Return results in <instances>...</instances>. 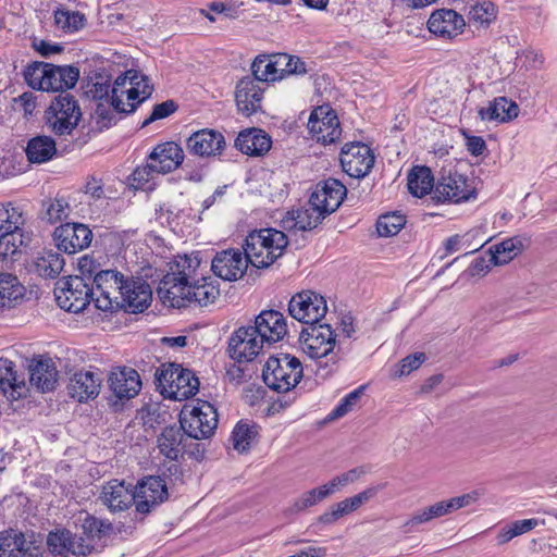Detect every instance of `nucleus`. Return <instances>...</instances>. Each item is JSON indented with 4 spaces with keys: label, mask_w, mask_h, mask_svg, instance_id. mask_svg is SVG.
<instances>
[{
    "label": "nucleus",
    "mask_w": 557,
    "mask_h": 557,
    "mask_svg": "<svg viewBox=\"0 0 557 557\" xmlns=\"http://www.w3.org/2000/svg\"><path fill=\"white\" fill-rule=\"evenodd\" d=\"M153 174H158V169L152 166V161L148 160V163L144 166H138L133 172V180L138 184V186H143L153 178Z\"/></svg>",
    "instance_id": "338daca9"
},
{
    "label": "nucleus",
    "mask_w": 557,
    "mask_h": 557,
    "mask_svg": "<svg viewBox=\"0 0 557 557\" xmlns=\"http://www.w3.org/2000/svg\"><path fill=\"white\" fill-rule=\"evenodd\" d=\"M189 438L181 425L166 426L158 436L160 454L170 461H177L185 453L195 455V451L187 449V441Z\"/></svg>",
    "instance_id": "b1692460"
},
{
    "label": "nucleus",
    "mask_w": 557,
    "mask_h": 557,
    "mask_svg": "<svg viewBox=\"0 0 557 557\" xmlns=\"http://www.w3.org/2000/svg\"><path fill=\"white\" fill-rule=\"evenodd\" d=\"M220 296V284L211 276L198 277L190 280L188 298L190 304H196L200 307H206L213 304Z\"/></svg>",
    "instance_id": "72a5a7b5"
},
{
    "label": "nucleus",
    "mask_w": 557,
    "mask_h": 557,
    "mask_svg": "<svg viewBox=\"0 0 557 557\" xmlns=\"http://www.w3.org/2000/svg\"><path fill=\"white\" fill-rule=\"evenodd\" d=\"M274 59L282 79L288 75H304L307 73L305 62L298 57L287 53H275Z\"/></svg>",
    "instance_id": "09e8293b"
},
{
    "label": "nucleus",
    "mask_w": 557,
    "mask_h": 557,
    "mask_svg": "<svg viewBox=\"0 0 557 557\" xmlns=\"http://www.w3.org/2000/svg\"><path fill=\"white\" fill-rule=\"evenodd\" d=\"M109 387L116 400L124 401L134 398L141 389L138 372L132 368H119L109 375Z\"/></svg>",
    "instance_id": "412c9836"
},
{
    "label": "nucleus",
    "mask_w": 557,
    "mask_h": 557,
    "mask_svg": "<svg viewBox=\"0 0 557 557\" xmlns=\"http://www.w3.org/2000/svg\"><path fill=\"white\" fill-rule=\"evenodd\" d=\"M198 267L199 260L187 256L171 267V272L161 278L157 287V295L164 306L180 309L190 305L189 283L197 275Z\"/></svg>",
    "instance_id": "f03ea898"
},
{
    "label": "nucleus",
    "mask_w": 557,
    "mask_h": 557,
    "mask_svg": "<svg viewBox=\"0 0 557 557\" xmlns=\"http://www.w3.org/2000/svg\"><path fill=\"white\" fill-rule=\"evenodd\" d=\"M289 314L308 326L319 323L327 312L323 296L311 290L297 293L288 304Z\"/></svg>",
    "instance_id": "9d476101"
},
{
    "label": "nucleus",
    "mask_w": 557,
    "mask_h": 557,
    "mask_svg": "<svg viewBox=\"0 0 557 557\" xmlns=\"http://www.w3.org/2000/svg\"><path fill=\"white\" fill-rule=\"evenodd\" d=\"M29 382L42 393L53 391L58 382V370L50 358L33 359L29 367Z\"/></svg>",
    "instance_id": "c756f323"
},
{
    "label": "nucleus",
    "mask_w": 557,
    "mask_h": 557,
    "mask_svg": "<svg viewBox=\"0 0 557 557\" xmlns=\"http://www.w3.org/2000/svg\"><path fill=\"white\" fill-rule=\"evenodd\" d=\"M26 288L17 276L0 273V313L20 306L25 298Z\"/></svg>",
    "instance_id": "2f4dec72"
},
{
    "label": "nucleus",
    "mask_w": 557,
    "mask_h": 557,
    "mask_svg": "<svg viewBox=\"0 0 557 557\" xmlns=\"http://www.w3.org/2000/svg\"><path fill=\"white\" fill-rule=\"evenodd\" d=\"M379 490V486H371L361 493L352 497L345 498L344 500L334 505L338 509V512L342 517L347 516L350 512L357 510L361 505L372 499L377 494Z\"/></svg>",
    "instance_id": "3c124183"
},
{
    "label": "nucleus",
    "mask_w": 557,
    "mask_h": 557,
    "mask_svg": "<svg viewBox=\"0 0 557 557\" xmlns=\"http://www.w3.org/2000/svg\"><path fill=\"white\" fill-rule=\"evenodd\" d=\"M406 224V218L396 212L386 213L376 222L377 234L382 237L394 236L400 232Z\"/></svg>",
    "instance_id": "603ef678"
},
{
    "label": "nucleus",
    "mask_w": 557,
    "mask_h": 557,
    "mask_svg": "<svg viewBox=\"0 0 557 557\" xmlns=\"http://www.w3.org/2000/svg\"><path fill=\"white\" fill-rule=\"evenodd\" d=\"M366 386H359L355 391L350 392L348 395H346L341 403L331 411L329 414L330 420H336L344 416H346L348 412H350L359 403L363 391Z\"/></svg>",
    "instance_id": "6e6d98bb"
},
{
    "label": "nucleus",
    "mask_w": 557,
    "mask_h": 557,
    "mask_svg": "<svg viewBox=\"0 0 557 557\" xmlns=\"http://www.w3.org/2000/svg\"><path fill=\"white\" fill-rule=\"evenodd\" d=\"M251 325L237 329L228 341L230 357L238 362L253 360L262 349L263 342Z\"/></svg>",
    "instance_id": "dca6fc26"
},
{
    "label": "nucleus",
    "mask_w": 557,
    "mask_h": 557,
    "mask_svg": "<svg viewBox=\"0 0 557 557\" xmlns=\"http://www.w3.org/2000/svg\"><path fill=\"white\" fill-rule=\"evenodd\" d=\"M335 333L326 324L315 323L304 327L300 333L302 350L311 358L320 359L326 357L335 346Z\"/></svg>",
    "instance_id": "9b49d317"
},
{
    "label": "nucleus",
    "mask_w": 557,
    "mask_h": 557,
    "mask_svg": "<svg viewBox=\"0 0 557 557\" xmlns=\"http://www.w3.org/2000/svg\"><path fill=\"white\" fill-rule=\"evenodd\" d=\"M81 119L78 101L69 92H60L45 111L46 126L57 136L71 135Z\"/></svg>",
    "instance_id": "423d86ee"
},
{
    "label": "nucleus",
    "mask_w": 557,
    "mask_h": 557,
    "mask_svg": "<svg viewBox=\"0 0 557 557\" xmlns=\"http://www.w3.org/2000/svg\"><path fill=\"white\" fill-rule=\"evenodd\" d=\"M79 78V69L73 65L48 64L45 91H61L73 88Z\"/></svg>",
    "instance_id": "473e14b6"
},
{
    "label": "nucleus",
    "mask_w": 557,
    "mask_h": 557,
    "mask_svg": "<svg viewBox=\"0 0 557 557\" xmlns=\"http://www.w3.org/2000/svg\"><path fill=\"white\" fill-rule=\"evenodd\" d=\"M102 379L97 372H75L67 384L69 395L79 403L96 398L100 393Z\"/></svg>",
    "instance_id": "a878e982"
},
{
    "label": "nucleus",
    "mask_w": 557,
    "mask_h": 557,
    "mask_svg": "<svg viewBox=\"0 0 557 557\" xmlns=\"http://www.w3.org/2000/svg\"><path fill=\"white\" fill-rule=\"evenodd\" d=\"M57 153L53 138L40 135L32 138L26 147V156L32 163H44Z\"/></svg>",
    "instance_id": "ea45409f"
},
{
    "label": "nucleus",
    "mask_w": 557,
    "mask_h": 557,
    "mask_svg": "<svg viewBox=\"0 0 557 557\" xmlns=\"http://www.w3.org/2000/svg\"><path fill=\"white\" fill-rule=\"evenodd\" d=\"M108 104L109 106H107L103 102H100L97 104V108L95 110L97 124H99L100 127L108 128L111 125H114L117 121L116 115L124 114L123 112H117L111 103Z\"/></svg>",
    "instance_id": "052dcab7"
},
{
    "label": "nucleus",
    "mask_w": 557,
    "mask_h": 557,
    "mask_svg": "<svg viewBox=\"0 0 557 557\" xmlns=\"http://www.w3.org/2000/svg\"><path fill=\"white\" fill-rule=\"evenodd\" d=\"M126 277L116 270H102L94 277L92 295L95 307L102 311H117L122 309L123 289Z\"/></svg>",
    "instance_id": "0eeeda50"
},
{
    "label": "nucleus",
    "mask_w": 557,
    "mask_h": 557,
    "mask_svg": "<svg viewBox=\"0 0 557 557\" xmlns=\"http://www.w3.org/2000/svg\"><path fill=\"white\" fill-rule=\"evenodd\" d=\"M180 364L169 363L158 368L154 373V379L160 387L163 388V393L166 394V389H170L171 380L174 379Z\"/></svg>",
    "instance_id": "e2e57ef3"
},
{
    "label": "nucleus",
    "mask_w": 557,
    "mask_h": 557,
    "mask_svg": "<svg viewBox=\"0 0 557 557\" xmlns=\"http://www.w3.org/2000/svg\"><path fill=\"white\" fill-rule=\"evenodd\" d=\"M497 14V7L492 1L478 0L470 7L468 18L476 26L487 27L496 20Z\"/></svg>",
    "instance_id": "de8ad7c7"
},
{
    "label": "nucleus",
    "mask_w": 557,
    "mask_h": 557,
    "mask_svg": "<svg viewBox=\"0 0 557 557\" xmlns=\"http://www.w3.org/2000/svg\"><path fill=\"white\" fill-rule=\"evenodd\" d=\"M341 164L349 176H366L374 164V156L369 146L361 143H349L342 148Z\"/></svg>",
    "instance_id": "4468645a"
},
{
    "label": "nucleus",
    "mask_w": 557,
    "mask_h": 557,
    "mask_svg": "<svg viewBox=\"0 0 557 557\" xmlns=\"http://www.w3.org/2000/svg\"><path fill=\"white\" fill-rule=\"evenodd\" d=\"M263 343H276L287 334V324L284 315L276 310H263L256 317L251 325Z\"/></svg>",
    "instance_id": "aec40b11"
},
{
    "label": "nucleus",
    "mask_w": 557,
    "mask_h": 557,
    "mask_svg": "<svg viewBox=\"0 0 557 557\" xmlns=\"http://www.w3.org/2000/svg\"><path fill=\"white\" fill-rule=\"evenodd\" d=\"M347 188L336 178H329L317 185L310 196V203L320 208V212L329 215L342 205Z\"/></svg>",
    "instance_id": "6ab92c4d"
},
{
    "label": "nucleus",
    "mask_w": 557,
    "mask_h": 557,
    "mask_svg": "<svg viewBox=\"0 0 557 557\" xmlns=\"http://www.w3.org/2000/svg\"><path fill=\"white\" fill-rule=\"evenodd\" d=\"M432 521L428 507L416 511L404 524L405 532H412L418 525Z\"/></svg>",
    "instance_id": "0e129e2a"
},
{
    "label": "nucleus",
    "mask_w": 557,
    "mask_h": 557,
    "mask_svg": "<svg viewBox=\"0 0 557 557\" xmlns=\"http://www.w3.org/2000/svg\"><path fill=\"white\" fill-rule=\"evenodd\" d=\"M466 25L459 13L450 9H441L433 12L428 21V28L434 35L444 38L458 36Z\"/></svg>",
    "instance_id": "393cba45"
},
{
    "label": "nucleus",
    "mask_w": 557,
    "mask_h": 557,
    "mask_svg": "<svg viewBox=\"0 0 557 557\" xmlns=\"http://www.w3.org/2000/svg\"><path fill=\"white\" fill-rule=\"evenodd\" d=\"M63 257L53 250H46L39 253L35 260V271L45 278L57 277L64 268Z\"/></svg>",
    "instance_id": "37998d69"
},
{
    "label": "nucleus",
    "mask_w": 557,
    "mask_h": 557,
    "mask_svg": "<svg viewBox=\"0 0 557 557\" xmlns=\"http://www.w3.org/2000/svg\"><path fill=\"white\" fill-rule=\"evenodd\" d=\"M94 234L88 225L77 222L64 223L55 227L53 240L59 250L74 255L88 248Z\"/></svg>",
    "instance_id": "f8f14e48"
},
{
    "label": "nucleus",
    "mask_w": 557,
    "mask_h": 557,
    "mask_svg": "<svg viewBox=\"0 0 557 557\" xmlns=\"http://www.w3.org/2000/svg\"><path fill=\"white\" fill-rule=\"evenodd\" d=\"M407 187L409 193L422 198L434 187V176L428 166H414L408 174Z\"/></svg>",
    "instance_id": "79ce46f5"
},
{
    "label": "nucleus",
    "mask_w": 557,
    "mask_h": 557,
    "mask_svg": "<svg viewBox=\"0 0 557 557\" xmlns=\"http://www.w3.org/2000/svg\"><path fill=\"white\" fill-rule=\"evenodd\" d=\"M304 368L298 358L288 354L271 356L262 370L265 385L277 392L286 393L301 380Z\"/></svg>",
    "instance_id": "39448f33"
},
{
    "label": "nucleus",
    "mask_w": 557,
    "mask_h": 557,
    "mask_svg": "<svg viewBox=\"0 0 557 557\" xmlns=\"http://www.w3.org/2000/svg\"><path fill=\"white\" fill-rule=\"evenodd\" d=\"M25 245L22 231H15L10 235L0 237V255L4 258L14 257L20 252V248Z\"/></svg>",
    "instance_id": "4d7b16f0"
},
{
    "label": "nucleus",
    "mask_w": 557,
    "mask_h": 557,
    "mask_svg": "<svg viewBox=\"0 0 557 557\" xmlns=\"http://www.w3.org/2000/svg\"><path fill=\"white\" fill-rule=\"evenodd\" d=\"M25 219L20 208L11 202L0 203V237L22 231Z\"/></svg>",
    "instance_id": "49530a36"
},
{
    "label": "nucleus",
    "mask_w": 557,
    "mask_h": 557,
    "mask_svg": "<svg viewBox=\"0 0 557 557\" xmlns=\"http://www.w3.org/2000/svg\"><path fill=\"white\" fill-rule=\"evenodd\" d=\"M135 506L139 513H149L168 498V487L160 476H147L135 487Z\"/></svg>",
    "instance_id": "2eb2a0df"
},
{
    "label": "nucleus",
    "mask_w": 557,
    "mask_h": 557,
    "mask_svg": "<svg viewBox=\"0 0 557 557\" xmlns=\"http://www.w3.org/2000/svg\"><path fill=\"white\" fill-rule=\"evenodd\" d=\"M186 435L193 440L208 438L218 425L216 409L208 401H202L188 412L183 411L180 420Z\"/></svg>",
    "instance_id": "1a4fd4ad"
},
{
    "label": "nucleus",
    "mask_w": 557,
    "mask_h": 557,
    "mask_svg": "<svg viewBox=\"0 0 557 557\" xmlns=\"http://www.w3.org/2000/svg\"><path fill=\"white\" fill-rule=\"evenodd\" d=\"M54 296L60 308L74 313L83 311L90 300L94 301L91 287L82 276L77 275L58 281Z\"/></svg>",
    "instance_id": "6e6552de"
},
{
    "label": "nucleus",
    "mask_w": 557,
    "mask_h": 557,
    "mask_svg": "<svg viewBox=\"0 0 557 557\" xmlns=\"http://www.w3.org/2000/svg\"><path fill=\"white\" fill-rule=\"evenodd\" d=\"M479 491H472L470 493L453 497L447 499L451 512L474 504L480 498Z\"/></svg>",
    "instance_id": "69168bd1"
},
{
    "label": "nucleus",
    "mask_w": 557,
    "mask_h": 557,
    "mask_svg": "<svg viewBox=\"0 0 557 557\" xmlns=\"http://www.w3.org/2000/svg\"><path fill=\"white\" fill-rule=\"evenodd\" d=\"M125 287L122 292L125 298L122 309L135 313L144 311L150 305L152 292L144 280L127 276Z\"/></svg>",
    "instance_id": "c85d7f7f"
},
{
    "label": "nucleus",
    "mask_w": 557,
    "mask_h": 557,
    "mask_svg": "<svg viewBox=\"0 0 557 557\" xmlns=\"http://www.w3.org/2000/svg\"><path fill=\"white\" fill-rule=\"evenodd\" d=\"M263 88L250 76L243 77L236 85L235 100L237 109L250 116L261 109Z\"/></svg>",
    "instance_id": "5701e85b"
},
{
    "label": "nucleus",
    "mask_w": 557,
    "mask_h": 557,
    "mask_svg": "<svg viewBox=\"0 0 557 557\" xmlns=\"http://www.w3.org/2000/svg\"><path fill=\"white\" fill-rule=\"evenodd\" d=\"M271 137L260 128L242 131L235 139V147L248 156H262L271 148Z\"/></svg>",
    "instance_id": "7c9ffc66"
},
{
    "label": "nucleus",
    "mask_w": 557,
    "mask_h": 557,
    "mask_svg": "<svg viewBox=\"0 0 557 557\" xmlns=\"http://www.w3.org/2000/svg\"><path fill=\"white\" fill-rule=\"evenodd\" d=\"M523 250V243L519 237H511L495 244L490 248V262L493 265H504Z\"/></svg>",
    "instance_id": "a19ab883"
},
{
    "label": "nucleus",
    "mask_w": 557,
    "mask_h": 557,
    "mask_svg": "<svg viewBox=\"0 0 557 557\" xmlns=\"http://www.w3.org/2000/svg\"><path fill=\"white\" fill-rule=\"evenodd\" d=\"M111 91V104L114 109L117 112L132 113L151 96L153 87L149 85L147 76L129 70L116 77Z\"/></svg>",
    "instance_id": "20e7f679"
},
{
    "label": "nucleus",
    "mask_w": 557,
    "mask_h": 557,
    "mask_svg": "<svg viewBox=\"0 0 557 557\" xmlns=\"http://www.w3.org/2000/svg\"><path fill=\"white\" fill-rule=\"evenodd\" d=\"M55 25L65 32H76L85 26V15L77 11L58 9L54 11Z\"/></svg>",
    "instance_id": "8fccbe9b"
},
{
    "label": "nucleus",
    "mask_w": 557,
    "mask_h": 557,
    "mask_svg": "<svg viewBox=\"0 0 557 557\" xmlns=\"http://www.w3.org/2000/svg\"><path fill=\"white\" fill-rule=\"evenodd\" d=\"M308 128L312 137L323 145L335 143L342 134L335 112L323 107H319L310 114Z\"/></svg>",
    "instance_id": "f3484780"
},
{
    "label": "nucleus",
    "mask_w": 557,
    "mask_h": 557,
    "mask_svg": "<svg viewBox=\"0 0 557 557\" xmlns=\"http://www.w3.org/2000/svg\"><path fill=\"white\" fill-rule=\"evenodd\" d=\"M70 212L69 201L63 196H57L42 201L40 218L49 224H55L67 219Z\"/></svg>",
    "instance_id": "c03bdc74"
},
{
    "label": "nucleus",
    "mask_w": 557,
    "mask_h": 557,
    "mask_svg": "<svg viewBox=\"0 0 557 557\" xmlns=\"http://www.w3.org/2000/svg\"><path fill=\"white\" fill-rule=\"evenodd\" d=\"M14 363L4 358H0V391L8 398L18 399L23 397L27 391L24 380H20Z\"/></svg>",
    "instance_id": "e433bc0d"
},
{
    "label": "nucleus",
    "mask_w": 557,
    "mask_h": 557,
    "mask_svg": "<svg viewBox=\"0 0 557 557\" xmlns=\"http://www.w3.org/2000/svg\"><path fill=\"white\" fill-rule=\"evenodd\" d=\"M82 534H74L70 530L61 529L48 534L47 545L54 555L62 557H86L96 550V543L111 533L114 527L108 520L86 513L79 518Z\"/></svg>",
    "instance_id": "f257e3e1"
},
{
    "label": "nucleus",
    "mask_w": 557,
    "mask_h": 557,
    "mask_svg": "<svg viewBox=\"0 0 557 557\" xmlns=\"http://www.w3.org/2000/svg\"><path fill=\"white\" fill-rule=\"evenodd\" d=\"M256 436L253 426L247 423L238 422L232 432V443L234 449L245 453L249 449L251 440Z\"/></svg>",
    "instance_id": "5fc2aeb1"
},
{
    "label": "nucleus",
    "mask_w": 557,
    "mask_h": 557,
    "mask_svg": "<svg viewBox=\"0 0 557 557\" xmlns=\"http://www.w3.org/2000/svg\"><path fill=\"white\" fill-rule=\"evenodd\" d=\"M224 136L214 129L203 128L195 132L187 139V149L199 157H215L225 148Z\"/></svg>",
    "instance_id": "4be33fe9"
},
{
    "label": "nucleus",
    "mask_w": 557,
    "mask_h": 557,
    "mask_svg": "<svg viewBox=\"0 0 557 557\" xmlns=\"http://www.w3.org/2000/svg\"><path fill=\"white\" fill-rule=\"evenodd\" d=\"M475 188L469 183L468 178L460 173H449L443 176L435 185L433 199L437 202H461L475 198Z\"/></svg>",
    "instance_id": "ddd939ff"
},
{
    "label": "nucleus",
    "mask_w": 557,
    "mask_h": 557,
    "mask_svg": "<svg viewBox=\"0 0 557 557\" xmlns=\"http://www.w3.org/2000/svg\"><path fill=\"white\" fill-rule=\"evenodd\" d=\"M478 114L482 121L507 123L518 116L519 107L506 97H497L490 102L488 107L480 108Z\"/></svg>",
    "instance_id": "f704fd0d"
},
{
    "label": "nucleus",
    "mask_w": 557,
    "mask_h": 557,
    "mask_svg": "<svg viewBox=\"0 0 557 557\" xmlns=\"http://www.w3.org/2000/svg\"><path fill=\"white\" fill-rule=\"evenodd\" d=\"M198 389V377L190 370L180 366L174 379L171 380L170 389H166V395L175 400H185L196 395Z\"/></svg>",
    "instance_id": "c9c22d12"
},
{
    "label": "nucleus",
    "mask_w": 557,
    "mask_h": 557,
    "mask_svg": "<svg viewBox=\"0 0 557 557\" xmlns=\"http://www.w3.org/2000/svg\"><path fill=\"white\" fill-rule=\"evenodd\" d=\"M29 543L21 531L9 529L0 532V557H25Z\"/></svg>",
    "instance_id": "58836bf2"
},
{
    "label": "nucleus",
    "mask_w": 557,
    "mask_h": 557,
    "mask_svg": "<svg viewBox=\"0 0 557 557\" xmlns=\"http://www.w3.org/2000/svg\"><path fill=\"white\" fill-rule=\"evenodd\" d=\"M288 245L287 236L275 228L251 232L245 240L244 250L251 265L263 269L278 259Z\"/></svg>",
    "instance_id": "7ed1b4c3"
},
{
    "label": "nucleus",
    "mask_w": 557,
    "mask_h": 557,
    "mask_svg": "<svg viewBox=\"0 0 557 557\" xmlns=\"http://www.w3.org/2000/svg\"><path fill=\"white\" fill-rule=\"evenodd\" d=\"M426 357L423 352H416L413 355H409L405 357L398 364L397 369L394 371V377H401L404 375L410 374L412 371L420 368V366L425 361Z\"/></svg>",
    "instance_id": "bf43d9fd"
},
{
    "label": "nucleus",
    "mask_w": 557,
    "mask_h": 557,
    "mask_svg": "<svg viewBox=\"0 0 557 557\" xmlns=\"http://www.w3.org/2000/svg\"><path fill=\"white\" fill-rule=\"evenodd\" d=\"M184 158L183 149L174 141L157 145L148 156V160L152 161V166L158 169V174L175 171L183 163Z\"/></svg>",
    "instance_id": "bb28decb"
},
{
    "label": "nucleus",
    "mask_w": 557,
    "mask_h": 557,
    "mask_svg": "<svg viewBox=\"0 0 557 557\" xmlns=\"http://www.w3.org/2000/svg\"><path fill=\"white\" fill-rule=\"evenodd\" d=\"M287 214L288 218L285 220V223L292 222L293 224L289 227L300 231H311L315 228L327 216L320 212L319 207L312 206L310 202L307 207L292 210Z\"/></svg>",
    "instance_id": "4c0bfd02"
},
{
    "label": "nucleus",
    "mask_w": 557,
    "mask_h": 557,
    "mask_svg": "<svg viewBox=\"0 0 557 557\" xmlns=\"http://www.w3.org/2000/svg\"><path fill=\"white\" fill-rule=\"evenodd\" d=\"M275 64L274 54L258 55L251 64V77L256 78L258 84L282 79V76L278 75V71Z\"/></svg>",
    "instance_id": "a18cd8bd"
},
{
    "label": "nucleus",
    "mask_w": 557,
    "mask_h": 557,
    "mask_svg": "<svg viewBox=\"0 0 557 557\" xmlns=\"http://www.w3.org/2000/svg\"><path fill=\"white\" fill-rule=\"evenodd\" d=\"M48 64L45 62H34L25 69L24 78L29 87L45 91Z\"/></svg>",
    "instance_id": "864d4df0"
},
{
    "label": "nucleus",
    "mask_w": 557,
    "mask_h": 557,
    "mask_svg": "<svg viewBox=\"0 0 557 557\" xmlns=\"http://www.w3.org/2000/svg\"><path fill=\"white\" fill-rule=\"evenodd\" d=\"M84 193L95 200L103 198L104 189L102 181L95 176H89L84 185Z\"/></svg>",
    "instance_id": "774afa93"
},
{
    "label": "nucleus",
    "mask_w": 557,
    "mask_h": 557,
    "mask_svg": "<svg viewBox=\"0 0 557 557\" xmlns=\"http://www.w3.org/2000/svg\"><path fill=\"white\" fill-rule=\"evenodd\" d=\"M99 499L111 512L126 510L135 504L134 491L117 480L102 486Z\"/></svg>",
    "instance_id": "cd10ccee"
},
{
    "label": "nucleus",
    "mask_w": 557,
    "mask_h": 557,
    "mask_svg": "<svg viewBox=\"0 0 557 557\" xmlns=\"http://www.w3.org/2000/svg\"><path fill=\"white\" fill-rule=\"evenodd\" d=\"M248 263L246 252L239 249H226L218 252L212 259L213 273L224 281H237L245 274Z\"/></svg>",
    "instance_id": "a211bd4d"
},
{
    "label": "nucleus",
    "mask_w": 557,
    "mask_h": 557,
    "mask_svg": "<svg viewBox=\"0 0 557 557\" xmlns=\"http://www.w3.org/2000/svg\"><path fill=\"white\" fill-rule=\"evenodd\" d=\"M321 500H323V497L320 494L318 487L311 488L302 493L298 498H296L293 502L292 506L289 507V511L293 513H298L310 507L315 506Z\"/></svg>",
    "instance_id": "13d9d810"
},
{
    "label": "nucleus",
    "mask_w": 557,
    "mask_h": 557,
    "mask_svg": "<svg viewBox=\"0 0 557 557\" xmlns=\"http://www.w3.org/2000/svg\"><path fill=\"white\" fill-rule=\"evenodd\" d=\"M176 109L177 106L173 100H166L164 102L156 104L153 107L151 114L141 123V128L148 126L154 121L170 116L172 113L176 111Z\"/></svg>",
    "instance_id": "680f3d73"
}]
</instances>
